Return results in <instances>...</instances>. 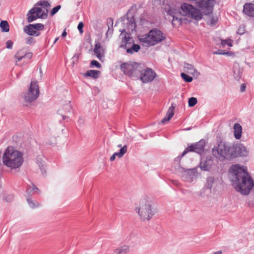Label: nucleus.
I'll use <instances>...</instances> for the list:
<instances>
[{
	"instance_id": "8",
	"label": "nucleus",
	"mask_w": 254,
	"mask_h": 254,
	"mask_svg": "<svg viewBox=\"0 0 254 254\" xmlns=\"http://www.w3.org/2000/svg\"><path fill=\"white\" fill-rule=\"evenodd\" d=\"M39 87L38 82L32 80L28 90L23 95V99L25 102L30 103L36 100L39 95Z\"/></svg>"
},
{
	"instance_id": "40",
	"label": "nucleus",
	"mask_w": 254,
	"mask_h": 254,
	"mask_svg": "<svg viewBox=\"0 0 254 254\" xmlns=\"http://www.w3.org/2000/svg\"><path fill=\"white\" fill-rule=\"evenodd\" d=\"M189 106L193 107L197 103V99L195 97H191L189 98L188 101Z\"/></svg>"
},
{
	"instance_id": "29",
	"label": "nucleus",
	"mask_w": 254,
	"mask_h": 254,
	"mask_svg": "<svg viewBox=\"0 0 254 254\" xmlns=\"http://www.w3.org/2000/svg\"><path fill=\"white\" fill-rule=\"evenodd\" d=\"M129 251V246L123 245L118 248L115 251V254H127Z\"/></svg>"
},
{
	"instance_id": "28",
	"label": "nucleus",
	"mask_w": 254,
	"mask_h": 254,
	"mask_svg": "<svg viewBox=\"0 0 254 254\" xmlns=\"http://www.w3.org/2000/svg\"><path fill=\"white\" fill-rule=\"evenodd\" d=\"M37 164L39 166L42 174L46 172L45 159L42 157H38L36 159Z\"/></svg>"
},
{
	"instance_id": "43",
	"label": "nucleus",
	"mask_w": 254,
	"mask_h": 254,
	"mask_svg": "<svg viewBox=\"0 0 254 254\" xmlns=\"http://www.w3.org/2000/svg\"><path fill=\"white\" fill-rule=\"evenodd\" d=\"M91 66H96L97 68H100L101 66V64L97 61L92 60L90 63Z\"/></svg>"
},
{
	"instance_id": "2",
	"label": "nucleus",
	"mask_w": 254,
	"mask_h": 254,
	"mask_svg": "<svg viewBox=\"0 0 254 254\" xmlns=\"http://www.w3.org/2000/svg\"><path fill=\"white\" fill-rule=\"evenodd\" d=\"M213 156L219 160H232L236 158L234 146L228 143L220 141L212 150Z\"/></svg>"
},
{
	"instance_id": "44",
	"label": "nucleus",
	"mask_w": 254,
	"mask_h": 254,
	"mask_svg": "<svg viewBox=\"0 0 254 254\" xmlns=\"http://www.w3.org/2000/svg\"><path fill=\"white\" fill-rule=\"evenodd\" d=\"M83 26H84V24H83V22H80L78 23L77 28H78V30H79L80 34H82L83 32Z\"/></svg>"
},
{
	"instance_id": "27",
	"label": "nucleus",
	"mask_w": 254,
	"mask_h": 254,
	"mask_svg": "<svg viewBox=\"0 0 254 254\" xmlns=\"http://www.w3.org/2000/svg\"><path fill=\"white\" fill-rule=\"evenodd\" d=\"M184 68L185 71L187 72L190 74H191L193 75H197L198 72L194 68V66L192 64H185Z\"/></svg>"
},
{
	"instance_id": "33",
	"label": "nucleus",
	"mask_w": 254,
	"mask_h": 254,
	"mask_svg": "<svg viewBox=\"0 0 254 254\" xmlns=\"http://www.w3.org/2000/svg\"><path fill=\"white\" fill-rule=\"evenodd\" d=\"M0 27L1 28V31L4 32H7L9 30V26L6 21L3 20L0 23Z\"/></svg>"
},
{
	"instance_id": "3",
	"label": "nucleus",
	"mask_w": 254,
	"mask_h": 254,
	"mask_svg": "<svg viewBox=\"0 0 254 254\" xmlns=\"http://www.w3.org/2000/svg\"><path fill=\"white\" fill-rule=\"evenodd\" d=\"M22 154L19 151L8 147L2 156L3 164L11 169L19 168L22 165Z\"/></svg>"
},
{
	"instance_id": "18",
	"label": "nucleus",
	"mask_w": 254,
	"mask_h": 254,
	"mask_svg": "<svg viewBox=\"0 0 254 254\" xmlns=\"http://www.w3.org/2000/svg\"><path fill=\"white\" fill-rule=\"evenodd\" d=\"M243 12L249 16H254V4L246 3L243 6Z\"/></svg>"
},
{
	"instance_id": "36",
	"label": "nucleus",
	"mask_w": 254,
	"mask_h": 254,
	"mask_svg": "<svg viewBox=\"0 0 254 254\" xmlns=\"http://www.w3.org/2000/svg\"><path fill=\"white\" fill-rule=\"evenodd\" d=\"M127 146L126 145H125L123 147H122L120 151L119 152H116L118 155L119 158L122 157L124 154L127 152Z\"/></svg>"
},
{
	"instance_id": "49",
	"label": "nucleus",
	"mask_w": 254,
	"mask_h": 254,
	"mask_svg": "<svg viewBox=\"0 0 254 254\" xmlns=\"http://www.w3.org/2000/svg\"><path fill=\"white\" fill-rule=\"evenodd\" d=\"M217 18L213 17L211 19V23H210L211 25L212 26L214 25L217 22Z\"/></svg>"
},
{
	"instance_id": "35",
	"label": "nucleus",
	"mask_w": 254,
	"mask_h": 254,
	"mask_svg": "<svg viewBox=\"0 0 254 254\" xmlns=\"http://www.w3.org/2000/svg\"><path fill=\"white\" fill-rule=\"evenodd\" d=\"M24 54L22 50H19L16 53L15 55L16 63L24 58Z\"/></svg>"
},
{
	"instance_id": "61",
	"label": "nucleus",
	"mask_w": 254,
	"mask_h": 254,
	"mask_svg": "<svg viewBox=\"0 0 254 254\" xmlns=\"http://www.w3.org/2000/svg\"><path fill=\"white\" fill-rule=\"evenodd\" d=\"M205 189V188H203V189L201 190V191H204Z\"/></svg>"
},
{
	"instance_id": "42",
	"label": "nucleus",
	"mask_w": 254,
	"mask_h": 254,
	"mask_svg": "<svg viewBox=\"0 0 254 254\" xmlns=\"http://www.w3.org/2000/svg\"><path fill=\"white\" fill-rule=\"evenodd\" d=\"M61 6L60 5H58L53 8L51 11L50 14L51 16L55 15L61 8Z\"/></svg>"
},
{
	"instance_id": "54",
	"label": "nucleus",
	"mask_w": 254,
	"mask_h": 254,
	"mask_svg": "<svg viewBox=\"0 0 254 254\" xmlns=\"http://www.w3.org/2000/svg\"><path fill=\"white\" fill-rule=\"evenodd\" d=\"M113 28H110L109 27L108 30L107 31L106 34L108 35V34H112L113 33Z\"/></svg>"
},
{
	"instance_id": "6",
	"label": "nucleus",
	"mask_w": 254,
	"mask_h": 254,
	"mask_svg": "<svg viewBox=\"0 0 254 254\" xmlns=\"http://www.w3.org/2000/svg\"><path fill=\"white\" fill-rule=\"evenodd\" d=\"M180 13L193 19L198 21L202 19V13L192 5L184 3L181 5Z\"/></svg>"
},
{
	"instance_id": "37",
	"label": "nucleus",
	"mask_w": 254,
	"mask_h": 254,
	"mask_svg": "<svg viewBox=\"0 0 254 254\" xmlns=\"http://www.w3.org/2000/svg\"><path fill=\"white\" fill-rule=\"evenodd\" d=\"M30 27H32L33 29H35L36 31L42 30L44 29V26L41 23H36L35 24H30Z\"/></svg>"
},
{
	"instance_id": "59",
	"label": "nucleus",
	"mask_w": 254,
	"mask_h": 254,
	"mask_svg": "<svg viewBox=\"0 0 254 254\" xmlns=\"http://www.w3.org/2000/svg\"><path fill=\"white\" fill-rule=\"evenodd\" d=\"M118 147H121V148H122V145H121V144H119V145H118Z\"/></svg>"
},
{
	"instance_id": "14",
	"label": "nucleus",
	"mask_w": 254,
	"mask_h": 254,
	"mask_svg": "<svg viewBox=\"0 0 254 254\" xmlns=\"http://www.w3.org/2000/svg\"><path fill=\"white\" fill-rule=\"evenodd\" d=\"M168 15L170 17L168 18L172 21V24L175 26L180 25L182 23V19L177 16L178 13L176 10L170 9L167 12Z\"/></svg>"
},
{
	"instance_id": "21",
	"label": "nucleus",
	"mask_w": 254,
	"mask_h": 254,
	"mask_svg": "<svg viewBox=\"0 0 254 254\" xmlns=\"http://www.w3.org/2000/svg\"><path fill=\"white\" fill-rule=\"evenodd\" d=\"M127 25L126 29H124L122 30H120V31L122 33H123L124 32L132 31L135 29L136 25L133 18L130 19L129 21H128V20H127Z\"/></svg>"
},
{
	"instance_id": "47",
	"label": "nucleus",
	"mask_w": 254,
	"mask_h": 254,
	"mask_svg": "<svg viewBox=\"0 0 254 254\" xmlns=\"http://www.w3.org/2000/svg\"><path fill=\"white\" fill-rule=\"evenodd\" d=\"M213 54L215 55H227L228 53L224 52L222 50H219L218 51L214 52Z\"/></svg>"
},
{
	"instance_id": "53",
	"label": "nucleus",
	"mask_w": 254,
	"mask_h": 254,
	"mask_svg": "<svg viewBox=\"0 0 254 254\" xmlns=\"http://www.w3.org/2000/svg\"><path fill=\"white\" fill-rule=\"evenodd\" d=\"M246 85L245 84H242L240 87V90L241 92H244L246 89Z\"/></svg>"
},
{
	"instance_id": "25",
	"label": "nucleus",
	"mask_w": 254,
	"mask_h": 254,
	"mask_svg": "<svg viewBox=\"0 0 254 254\" xmlns=\"http://www.w3.org/2000/svg\"><path fill=\"white\" fill-rule=\"evenodd\" d=\"M242 128L241 126L238 123H236L234 126V133L236 139H240L242 135Z\"/></svg>"
},
{
	"instance_id": "17",
	"label": "nucleus",
	"mask_w": 254,
	"mask_h": 254,
	"mask_svg": "<svg viewBox=\"0 0 254 254\" xmlns=\"http://www.w3.org/2000/svg\"><path fill=\"white\" fill-rule=\"evenodd\" d=\"M218 181V178L214 176H209L206 179L205 187L206 189L211 190L213 187L217 185Z\"/></svg>"
},
{
	"instance_id": "19",
	"label": "nucleus",
	"mask_w": 254,
	"mask_h": 254,
	"mask_svg": "<svg viewBox=\"0 0 254 254\" xmlns=\"http://www.w3.org/2000/svg\"><path fill=\"white\" fill-rule=\"evenodd\" d=\"M40 190L34 185L32 184L28 186L26 190V196L30 197L35 194H40Z\"/></svg>"
},
{
	"instance_id": "38",
	"label": "nucleus",
	"mask_w": 254,
	"mask_h": 254,
	"mask_svg": "<svg viewBox=\"0 0 254 254\" xmlns=\"http://www.w3.org/2000/svg\"><path fill=\"white\" fill-rule=\"evenodd\" d=\"M232 42L233 41L230 39H228L226 40H221V45L223 47H224L225 45H227L229 47L232 46Z\"/></svg>"
},
{
	"instance_id": "30",
	"label": "nucleus",
	"mask_w": 254,
	"mask_h": 254,
	"mask_svg": "<svg viewBox=\"0 0 254 254\" xmlns=\"http://www.w3.org/2000/svg\"><path fill=\"white\" fill-rule=\"evenodd\" d=\"M140 49V46L137 44H132L130 47L127 46V52L128 54H133L137 52Z\"/></svg>"
},
{
	"instance_id": "9",
	"label": "nucleus",
	"mask_w": 254,
	"mask_h": 254,
	"mask_svg": "<svg viewBox=\"0 0 254 254\" xmlns=\"http://www.w3.org/2000/svg\"><path fill=\"white\" fill-rule=\"evenodd\" d=\"M48 13V10L47 8H44L38 7H34L31 8L27 14V21L31 22L40 18L45 19L47 18Z\"/></svg>"
},
{
	"instance_id": "45",
	"label": "nucleus",
	"mask_w": 254,
	"mask_h": 254,
	"mask_svg": "<svg viewBox=\"0 0 254 254\" xmlns=\"http://www.w3.org/2000/svg\"><path fill=\"white\" fill-rule=\"evenodd\" d=\"M35 42V41L34 39L31 37H29L27 39V40H26V43L27 44H29V45L34 43Z\"/></svg>"
},
{
	"instance_id": "31",
	"label": "nucleus",
	"mask_w": 254,
	"mask_h": 254,
	"mask_svg": "<svg viewBox=\"0 0 254 254\" xmlns=\"http://www.w3.org/2000/svg\"><path fill=\"white\" fill-rule=\"evenodd\" d=\"M100 72L95 70H88L85 73V76H90L94 78L98 77Z\"/></svg>"
},
{
	"instance_id": "12",
	"label": "nucleus",
	"mask_w": 254,
	"mask_h": 254,
	"mask_svg": "<svg viewBox=\"0 0 254 254\" xmlns=\"http://www.w3.org/2000/svg\"><path fill=\"white\" fill-rule=\"evenodd\" d=\"M140 79L143 83L151 82L155 78L156 74L155 72L150 68L143 69L141 67V71L139 73Z\"/></svg>"
},
{
	"instance_id": "10",
	"label": "nucleus",
	"mask_w": 254,
	"mask_h": 254,
	"mask_svg": "<svg viewBox=\"0 0 254 254\" xmlns=\"http://www.w3.org/2000/svg\"><path fill=\"white\" fill-rule=\"evenodd\" d=\"M198 10L203 14L208 15L212 12L215 4L214 0H197L196 2Z\"/></svg>"
},
{
	"instance_id": "50",
	"label": "nucleus",
	"mask_w": 254,
	"mask_h": 254,
	"mask_svg": "<svg viewBox=\"0 0 254 254\" xmlns=\"http://www.w3.org/2000/svg\"><path fill=\"white\" fill-rule=\"evenodd\" d=\"M116 156L118 157V155L117 154V153L116 152L114 153L113 154V155L110 157V161H114L116 158Z\"/></svg>"
},
{
	"instance_id": "24",
	"label": "nucleus",
	"mask_w": 254,
	"mask_h": 254,
	"mask_svg": "<svg viewBox=\"0 0 254 254\" xmlns=\"http://www.w3.org/2000/svg\"><path fill=\"white\" fill-rule=\"evenodd\" d=\"M132 44H134L133 43V40L129 37L125 36L124 40L122 41L121 45H120V47L125 48L127 50V46L130 47Z\"/></svg>"
},
{
	"instance_id": "22",
	"label": "nucleus",
	"mask_w": 254,
	"mask_h": 254,
	"mask_svg": "<svg viewBox=\"0 0 254 254\" xmlns=\"http://www.w3.org/2000/svg\"><path fill=\"white\" fill-rule=\"evenodd\" d=\"M174 109L175 108L173 105L169 107L167 112L166 116L162 119L161 121L163 124H165L168 122L173 117L174 114Z\"/></svg>"
},
{
	"instance_id": "13",
	"label": "nucleus",
	"mask_w": 254,
	"mask_h": 254,
	"mask_svg": "<svg viewBox=\"0 0 254 254\" xmlns=\"http://www.w3.org/2000/svg\"><path fill=\"white\" fill-rule=\"evenodd\" d=\"M198 176V172L196 168L190 169H183L182 173V178L185 181L192 182L194 179Z\"/></svg>"
},
{
	"instance_id": "11",
	"label": "nucleus",
	"mask_w": 254,
	"mask_h": 254,
	"mask_svg": "<svg viewBox=\"0 0 254 254\" xmlns=\"http://www.w3.org/2000/svg\"><path fill=\"white\" fill-rule=\"evenodd\" d=\"M205 144V141L203 139L200 140L196 143H192L185 149L181 156L176 158L175 161H180L181 158L189 152H194L198 154H201L204 150Z\"/></svg>"
},
{
	"instance_id": "57",
	"label": "nucleus",
	"mask_w": 254,
	"mask_h": 254,
	"mask_svg": "<svg viewBox=\"0 0 254 254\" xmlns=\"http://www.w3.org/2000/svg\"><path fill=\"white\" fill-rule=\"evenodd\" d=\"M66 32L65 30H64L63 32L62 36L64 37L66 36Z\"/></svg>"
},
{
	"instance_id": "48",
	"label": "nucleus",
	"mask_w": 254,
	"mask_h": 254,
	"mask_svg": "<svg viewBox=\"0 0 254 254\" xmlns=\"http://www.w3.org/2000/svg\"><path fill=\"white\" fill-rule=\"evenodd\" d=\"M244 31H245V29H244V27H240L238 30V31H237V33L239 34H242L244 33Z\"/></svg>"
},
{
	"instance_id": "56",
	"label": "nucleus",
	"mask_w": 254,
	"mask_h": 254,
	"mask_svg": "<svg viewBox=\"0 0 254 254\" xmlns=\"http://www.w3.org/2000/svg\"><path fill=\"white\" fill-rule=\"evenodd\" d=\"M78 123H79V124H82L83 123L84 121H83V119H81V118H80V119L78 120Z\"/></svg>"
},
{
	"instance_id": "1",
	"label": "nucleus",
	"mask_w": 254,
	"mask_h": 254,
	"mask_svg": "<svg viewBox=\"0 0 254 254\" xmlns=\"http://www.w3.org/2000/svg\"><path fill=\"white\" fill-rule=\"evenodd\" d=\"M231 180L235 189L243 195H248L254 187V183L249 175L246 166L233 165L231 168Z\"/></svg>"
},
{
	"instance_id": "15",
	"label": "nucleus",
	"mask_w": 254,
	"mask_h": 254,
	"mask_svg": "<svg viewBox=\"0 0 254 254\" xmlns=\"http://www.w3.org/2000/svg\"><path fill=\"white\" fill-rule=\"evenodd\" d=\"M93 51L96 57L100 61L105 56V48L101 45L99 41H95Z\"/></svg>"
},
{
	"instance_id": "26",
	"label": "nucleus",
	"mask_w": 254,
	"mask_h": 254,
	"mask_svg": "<svg viewBox=\"0 0 254 254\" xmlns=\"http://www.w3.org/2000/svg\"><path fill=\"white\" fill-rule=\"evenodd\" d=\"M24 31L27 34L30 36H38L40 35V32L36 31L35 29H33L32 27H30V24L25 26L24 28Z\"/></svg>"
},
{
	"instance_id": "60",
	"label": "nucleus",
	"mask_w": 254,
	"mask_h": 254,
	"mask_svg": "<svg viewBox=\"0 0 254 254\" xmlns=\"http://www.w3.org/2000/svg\"><path fill=\"white\" fill-rule=\"evenodd\" d=\"M190 128H186V129H185V130H190Z\"/></svg>"
},
{
	"instance_id": "58",
	"label": "nucleus",
	"mask_w": 254,
	"mask_h": 254,
	"mask_svg": "<svg viewBox=\"0 0 254 254\" xmlns=\"http://www.w3.org/2000/svg\"><path fill=\"white\" fill-rule=\"evenodd\" d=\"M58 40H59V37L56 38L54 42V44H55L58 41Z\"/></svg>"
},
{
	"instance_id": "51",
	"label": "nucleus",
	"mask_w": 254,
	"mask_h": 254,
	"mask_svg": "<svg viewBox=\"0 0 254 254\" xmlns=\"http://www.w3.org/2000/svg\"><path fill=\"white\" fill-rule=\"evenodd\" d=\"M58 114H61V115H62V116L63 117V120H65L66 119H67V118H68V117H67V116H64V115L63 114V112H62V111H61V110H60L58 111Z\"/></svg>"
},
{
	"instance_id": "52",
	"label": "nucleus",
	"mask_w": 254,
	"mask_h": 254,
	"mask_svg": "<svg viewBox=\"0 0 254 254\" xmlns=\"http://www.w3.org/2000/svg\"><path fill=\"white\" fill-rule=\"evenodd\" d=\"M32 56V54L31 53H28L24 54V58L27 57L28 58L30 59V58H31Z\"/></svg>"
},
{
	"instance_id": "34",
	"label": "nucleus",
	"mask_w": 254,
	"mask_h": 254,
	"mask_svg": "<svg viewBox=\"0 0 254 254\" xmlns=\"http://www.w3.org/2000/svg\"><path fill=\"white\" fill-rule=\"evenodd\" d=\"M36 5L42 6V8H47L51 7L50 3L47 0H40L38 1Z\"/></svg>"
},
{
	"instance_id": "16",
	"label": "nucleus",
	"mask_w": 254,
	"mask_h": 254,
	"mask_svg": "<svg viewBox=\"0 0 254 254\" xmlns=\"http://www.w3.org/2000/svg\"><path fill=\"white\" fill-rule=\"evenodd\" d=\"M232 145L234 146L236 158L239 156H247L248 155V151L244 145L242 144H239L238 146Z\"/></svg>"
},
{
	"instance_id": "41",
	"label": "nucleus",
	"mask_w": 254,
	"mask_h": 254,
	"mask_svg": "<svg viewBox=\"0 0 254 254\" xmlns=\"http://www.w3.org/2000/svg\"><path fill=\"white\" fill-rule=\"evenodd\" d=\"M13 195L12 194H9L7 195H4L3 200L6 202H10L12 200Z\"/></svg>"
},
{
	"instance_id": "23",
	"label": "nucleus",
	"mask_w": 254,
	"mask_h": 254,
	"mask_svg": "<svg viewBox=\"0 0 254 254\" xmlns=\"http://www.w3.org/2000/svg\"><path fill=\"white\" fill-rule=\"evenodd\" d=\"M233 73L235 79L237 80H239L241 78L242 74V69L237 64L234 65Z\"/></svg>"
},
{
	"instance_id": "55",
	"label": "nucleus",
	"mask_w": 254,
	"mask_h": 254,
	"mask_svg": "<svg viewBox=\"0 0 254 254\" xmlns=\"http://www.w3.org/2000/svg\"><path fill=\"white\" fill-rule=\"evenodd\" d=\"M65 107L67 109V112H70V110L71 109V107H70V105H69V104L68 103L67 105H66Z\"/></svg>"
},
{
	"instance_id": "5",
	"label": "nucleus",
	"mask_w": 254,
	"mask_h": 254,
	"mask_svg": "<svg viewBox=\"0 0 254 254\" xmlns=\"http://www.w3.org/2000/svg\"><path fill=\"white\" fill-rule=\"evenodd\" d=\"M140 219L143 220L150 219L155 213L151 207V202L146 199L140 200L138 208H136Z\"/></svg>"
},
{
	"instance_id": "20",
	"label": "nucleus",
	"mask_w": 254,
	"mask_h": 254,
	"mask_svg": "<svg viewBox=\"0 0 254 254\" xmlns=\"http://www.w3.org/2000/svg\"><path fill=\"white\" fill-rule=\"evenodd\" d=\"M213 161L211 159H208L201 161L200 163L199 166L200 169L205 171H209L212 165Z\"/></svg>"
},
{
	"instance_id": "46",
	"label": "nucleus",
	"mask_w": 254,
	"mask_h": 254,
	"mask_svg": "<svg viewBox=\"0 0 254 254\" xmlns=\"http://www.w3.org/2000/svg\"><path fill=\"white\" fill-rule=\"evenodd\" d=\"M6 48L11 49L12 48L13 42L11 40H8L6 42Z\"/></svg>"
},
{
	"instance_id": "39",
	"label": "nucleus",
	"mask_w": 254,
	"mask_h": 254,
	"mask_svg": "<svg viewBox=\"0 0 254 254\" xmlns=\"http://www.w3.org/2000/svg\"><path fill=\"white\" fill-rule=\"evenodd\" d=\"M181 75L184 81L187 82H190L192 80V78L191 76L187 75L185 73H182Z\"/></svg>"
},
{
	"instance_id": "7",
	"label": "nucleus",
	"mask_w": 254,
	"mask_h": 254,
	"mask_svg": "<svg viewBox=\"0 0 254 254\" xmlns=\"http://www.w3.org/2000/svg\"><path fill=\"white\" fill-rule=\"evenodd\" d=\"M122 71L130 76H137L141 71V65L134 62L123 63L121 65Z\"/></svg>"
},
{
	"instance_id": "4",
	"label": "nucleus",
	"mask_w": 254,
	"mask_h": 254,
	"mask_svg": "<svg viewBox=\"0 0 254 254\" xmlns=\"http://www.w3.org/2000/svg\"><path fill=\"white\" fill-rule=\"evenodd\" d=\"M165 35L158 29H153L147 34L142 35L139 39L140 42L148 46H154L164 40Z\"/></svg>"
},
{
	"instance_id": "32",
	"label": "nucleus",
	"mask_w": 254,
	"mask_h": 254,
	"mask_svg": "<svg viewBox=\"0 0 254 254\" xmlns=\"http://www.w3.org/2000/svg\"><path fill=\"white\" fill-rule=\"evenodd\" d=\"M27 197V203L30 208H35L38 207L40 206V204L39 202H38L36 201H33L29 197Z\"/></svg>"
}]
</instances>
